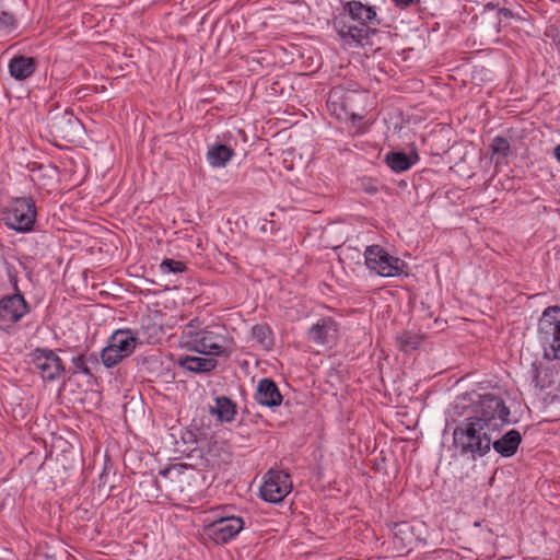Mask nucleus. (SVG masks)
<instances>
[{
    "label": "nucleus",
    "mask_w": 560,
    "mask_h": 560,
    "mask_svg": "<svg viewBox=\"0 0 560 560\" xmlns=\"http://www.w3.org/2000/svg\"><path fill=\"white\" fill-rule=\"evenodd\" d=\"M255 399L259 405L272 408L281 405L282 395L271 378H262L257 384Z\"/></svg>",
    "instance_id": "obj_16"
},
{
    "label": "nucleus",
    "mask_w": 560,
    "mask_h": 560,
    "mask_svg": "<svg viewBox=\"0 0 560 560\" xmlns=\"http://www.w3.org/2000/svg\"><path fill=\"white\" fill-rule=\"evenodd\" d=\"M233 155L234 151L230 147L215 143L209 147L207 160L212 167H224Z\"/></svg>",
    "instance_id": "obj_22"
},
{
    "label": "nucleus",
    "mask_w": 560,
    "mask_h": 560,
    "mask_svg": "<svg viewBox=\"0 0 560 560\" xmlns=\"http://www.w3.org/2000/svg\"><path fill=\"white\" fill-rule=\"evenodd\" d=\"M270 329L266 325H255L252 328V336L262 346L270 345Z\"/></svg>",
    "instance_id": "obj_25"
},
{
    "label": "nucleus",
    "mask_w": 560,
    "mask_h": 560,
    "mask_svg": "<svg viewBox=\"0 0 560 560\" xmlns=\"http://www.w3.org/2000/svg\"><path fill=\"white\" fill-rule=\"evenodd\" d=\"M553 155L556 160L560 163V144L555 148Z\"/></svg>",
    "instance_id": "obj_34"
},
{
    "label": "nucleus",
    "mask_w": 560,
    "mask_h": 560,
    "mask_svg": "<svg viewBox=\"0 0 560 560\" xmlns=\"http://www.w3.org/2000/svg\"><path fill=\"white\" fill-rule=\"evenodd\" d=\"M510 142L504 137H495L491 143V150L495 154H502L506 156L510 152Z\"/></svg>",
    "instance_id": "obj_29"
},
{
    "label": "nucleus",
    "mask_w": 560,
    "mask_h": 560,
    "mask_svg": "<svg viewBox=\"0 0 560 560\" xmlns=\"http://www.w3.org/2000/svg\"><path fill=\"white\" fill-rule=\"evenodd\" d=\"M345 11L348 12L349 16L358 22L361 26L368 27L370 25H378L376 9L373 5L362 3L361 1L351 0L348 1L345 7Z\"/></svg>",
    "instance_id": "obj_14"
},
{
    "label": "nucleus",
    "mask_w": 560,
    "mask_h": 560,
    "mask_svg": "<svg viewBox=\"0 0 560 560\" xmlns=\"http://www.w3.org/2000/svg\"><path fill=\"white\" fill-rule=\"evenodd\" d=\"M28 311V305L21 293L3 296L0 299V329L8 331Z\"/></svg>",
    "instance_id": "obj_12"
},
{
    "label": "nucleus",
    "mask_w": 560,
    "mask_h": 560,
    "mask_svg": "<svg viewBox=\"0 0 560 560\" xmlns=\"http://www.w3.org/2000/svg\"><path fill=\"white\" fill-rule=\"evenodd\" d=\"M139 338L130 329H118L108 338L107 346L101 352L106 368H113L129 357L136 349Z\"/></svg>",
    "instance_id": "obj_5"
},
{
    "label": "nucleus",
    "mask_w": 560,
    "mask_h": 560,
    "mask_svg": "<svg viewBox=\"0 0 560 560\" xmlns=\"http://www.w3.org/2000/svg\"><path fill=\"white\" fill-rule=\"evenodd\" d=\"M338 326L331 317H325L311 326L308 339L316 345H327L337 337Z\"/></svg>",
    "instance_id": "obj_15"
},
{
    "label": "nucleus",
    "mask_w": 560,
    "mask_h": 560,
    "mask_svg": "<svg viewBox=\"0 0 560 560\" xmlns=\"http://www.w3.org/2000/svg\"><path fill=\"white\" fill-rule=\"evenodd\" d=\"M339 36L350 45H361L368 38L369 32L364 26L342 25L337 27Z\"/></svg>",
    "instance_id": "obj_23"
},
{
    "label": "nucleus",
    "mask_w": 560,
    "mask_h": 560,
    "mask_svg": "<svg viewBox=\"0 0 560 560\" xmlns=\"http://www.w3.org/2000/svg\"><path fill=\"white\" fill-rule=\"evenodd\" d=\"M492 433L485 422L468 417L454 429L453 444L459 455L476 460L490 452Z\"/></svg>",
    "instance_id": "obj_2"
},
{
    "label": "nucleus",
    "mask_w": 560,
    "mask_h": 560,
    "mask_svg": "<svg viewBox=\"0 0 560 560\" xmlns=\"http://www.w3.org/2000/svg\"><path fill=\"white\" fill-rule=\"evenodd\" d=\"M71 362H72V368H73V371H72L73 374L82 373L88 376L92 375L91 369L88 365V359L85 358L84 354H79L77 357H73L71 359Z\"/></svg>",
    "instance_id": "obj_28"
},
{
    "label": "nucleus",
    "mask_w": 560,
    "mask_h": 560,
    "mask_svg": "<svg viewBox=\"0 0 560 560\" xmlns=\"http://www.w3.org/2000/svg\"><path fill=\"white\" fill-rule=\"evenodd\" d=\"M539 375H540V369L537 365L533 364L532 369H530V377H532L530 384L535 388L542 389V388H545L546 385L544 382H541Z\"/></svg>",
    "instance_id": "obj_30"
},
{
    "label": "nucleus",
    "mask_w": 560,
    "mask_h": 560,
    "mask_svg": "<svg viewBox=\"0 0 560 560\" xmlns=\"http://www.w3.org/2000/svg\"><path fill=\"white\" fill-rule=\"evenodd\" d=\"M244 520L234 515H220L203 526V534L218 545H223L235 538L244 528Z\"/></svg>",
    "instance_id": "obj_8"
},
{
    "label": "nucleus",
    "mask_w": 560,
    "mask_h": 560,
    "mask_svg": "<svg viewBox=\"0 0 560 560\" xmlns=\"http://www.w3.org/2000/svg\"><path fill=\"white\" fill-rule=\"evenodd\" d=\"M292 490V480L283 470H269L259 489L260 498L270 503H280Z\"/></svg>",
    "instance_id": "obj_11"
},
{
    "label": "nucleus",
    "mask_w": 560,
    "mask_h": 560,
    "mask_svg": "<svg viewBox=\"0 0 560 560\" xmlns=\"http://www.w3.org/2000/svg\"><path fill=\"white\" fill-rule=\"evenodd\" d=\"M209 411L221 423L232 422L236 415V405L229 397L219 396L214 399V405L210 407Z\"/></svg>",
    "instance_id": "obj_21"
},
{
    "label": "nucleus",
    "mask_w": 560,
    "mask_h": 560,
    "mask_svg": "<svg viewBox=\"0 0 560 560\" xmlns=\"http://www.w3.org/2000/svg\"><path fill=\"white\" fill-rule=\"evenodd\" d=\"M498 15L500 19H511L513 18V13L510 9L502 8L498 11Z\"/></svg>",
    "instance_id": "obj_32"
},
{
    "label": "nucleus",
    "mask_w": 560,
    "mask_h": 560,
    "mask_svg": "<svg viewBox=\"0 0 560 560\" xmlns=\"http://www.w3.org/2000/svg\"><path fill=\"white\" fill-rule=\"evenodd\" d=\"M394 541L400 548H410L413 542V534L411 527L407 523H401L395 526Z\"/></svg>",
    "instance_id": "obj_24"
},
{
    "label": "nucleus",
    "mask_w": 560,
    "mask_h": 560,
    "mask_svg": "<svg viewBox=\"0 0 560 560\" xmlns=\"http://www.w3.org/2000/svg\"><path fill=\"white\" fill-rule=\"evenodd\" d=\"M395 5L399 7V8H407L409 7L415 0H392Z\"/></svg>",
    "instance_id": "obj_33"
},
{
    "label": "nucleus",
    "mask_w": 560,
    "mask_h": 560,
    "mask_svg": "<svg viewBox=\"0 0 560 560\" xmlns=\"http://www.w3.org/2000/svg\"><path fill=\"white\" fill-rule=\"evenodd\" d=\"M14 25V19L7 12L0 13V28H10Z\"/></svg>",
    "instance_id": "obj_31"
},
{
    "label": "nucleus",
    "mask_w": 560,
    "mask_h": 560,
    "mask_svg": "<svg viewBox=\"0 0 560 560\" xmlns=\"http://www.w3.org/2000/svg\"><path fill=\"white\" fill-rule=\"evenodd\" d=\"M184 262L166 258L160 264V271L162 273H180L185 270Z\"/></svg>",
    "instance_id": "obj_26"
},
{
    "label": "nucleus",
    "mask_w": 560,
    "mask_h": 560,
    "mask_svg": "<svg viewBox=\"0 0 560 560\" xmlns=\"http://www.w3.org/2000/svg\"><path fill=\"white\" fill-rule=\"evenodd\" d=\"M521 442V433L515 429H511L500 439H492L491 447L502 457H512L516 454Z\"/></svg>",
    "instance_id": "obj_18"
},
{
    "label": "nucleus",
    "mask_w": 560,
    "mask_h": 560,
    "mask_svg": "<svg viewBox=\"0 0 560 560\" xmlns=\"http://www.w3.org/2000/svg\"><path fill=\"white\" fill-rule=\"evenodd\" d=\"M31 362L40 377L54 382L65 374V365L58 354L47 348H36L30 353Z\"/></svg>",
    "instance_id": "obj_10"
},
{
    "label": "nucleus",
    "mask_w": 560,
    "mask_h": 560,
    "mask_svg": "<svg viewBox=\"0 0 560 560\" xmlns=\"http://www.w3.org/2000/svg\"><path fill=\"white\" fill-rule=\"evenodd\" d=\"M5 224L16 232H28L36 220L35 202L32 198H15L3 211Z\"/></svg>",
    "instance_id": "obj_6"
},
{
    "label": "nucleus",
    "mask_w": 560,
    "mask_h": 560,
    "mask_svg": "<svg viewBox=\"0 0 560 560\" xmlns=\"http://www.w3.org/2000/svg\"><path fill=\"white\" fill-rule=\"evenodd\" d=\"M182 349L210 357H228L231 351V340L225 327H201L198 319L186 324L178 337Z\"/></svg>",
    "instance_id": "obj_1"
},
{
    "label": "nucleus",
    "mask_w": 560,
    "mask_h": 560,
    "mask_svg": "<svg viewBox=\"0 0 560 560\" xmlns=\"http://www.w3.org/2000/svg\"><path fill=\"white\" fill-rule=\"evenodd\" d=\"M419 161L417 152L405 153L402 151H390L385 156V162L395 173H402L410 170Z\"/></svg>",
    "instance_id": "obj_20"
},
{
    "label": "nucleus",
    "mask_w": 560,
    "mask_h": 560,
    "mask_svg": "<svg viewBox=\"0 0 560 560\" xmlns=\"http://www.w3.org/2000/svg\"><path fill=\"white\" fill-rule=\"evenodd\" d=\"M83 126L80 120L68 109L56 114L50 118V133L58 139L73 142L81 133Z\"/></svg>",
    "instance_id": "obj_13"
},
{
    "label": "nucleus",
    "mask_w": 560,
    "mask_h": 560,
    "mask_svg": "<svg viewBox=\"0 0 560 560\" xmlns=\"http://www.w3.org/2000/svg\"><path fill=\"white\" fill-rule=\"evenodd\" d=\"M538 340L545 358L560 360V307H547L538 322Z\"/></svg>",
    "instance_id": "obj_3"
},
{
    "label": "nucleus",
    "mask_w": 560,
    "mask_h": 560,
    "mask_svg": "<svg viewBox=\"0 0 560 560\" xmlns=\"http://www.w3.org/2000/svg\"><path fill=\"white\" fill-rule=\"evenodd\" d=\"M177 364L192 373H208L215 369L217 360L208 357L182 354L177 358Z\"/></svg>",
    "instance_id": "obj_19"
},
{
    "label": "nucleus",
    "mask_w": 560,
    "mask_h": 560,
    "mask_svg": "<svg viewBox=\"0 0 560 560\" xmlns=\"http://www.w3.org/2000/svg\"><path fill=\"white\" fill-rule=\"evenodd\" d=\"M510 409L503 399L494 394H485L479 397L476 405V415L470 417L479 422H485L492 432L510 422Z\"/></svg>",
    "instance_id": "obj_4"
},
{
    "label": "nucleus",
    "mask_w": 560,
    "mask_h": 560,
    "mask_svg": "<svg viewBox=\"0 0 560 560\" xmlns=\"http://www.w3.org/2000/svg\"><path fill=\"white\" fill-rule=\"evenodd\" d=\"M365 266L381 277H396L404 272L405 262L390 256L380 245L368 246L364 250Z\"/></svg>",
    "instance_id": "obj_7"
},
{
    "label": "nucleus",
    "mask_w": 560,
    "mask_h": 560,
    "mask_svg": "<svg viewBox=\"0 0 560 560\" xmlns=\"http://www.w3.org/2000/svg\"><path fill=\"white\" fill-rule=\"evenodd\" d=\"M397 341L399 343V348L405 352L409 350H415L419 346L418 337L407 332L397 336Z\"/></svg>",
    "instance_id": "obj_27"
},
{
    "label": "nucleus",
    "mask_w": 560,
    "mask_h": 560,
    "mask_svg": "<svg viewBox=\"0 0 560 560\" xmlns=\"http://www.w3.org/2000/svg\"><path fill=\"white\" fill-rule=\"evenodd\" d=\"M90 360H92L93 362H96V358L95 357H91Z\"/></svg>",
    "instance_id": "obj_35"
},
{
    "label": "nucleus",
    "mask_w": 560,
    "mask_h": 560,
    "mask_svg": "<svg viewBox=\"0 0 560 560\" xmlns=\"http://www.w3.org/2000/svg\"><path fill=\"white\" fill-rule=\"evenodd\" d=\"M366 97L365 93L355 91H348L342 96L335 92L330 94L328 104L334 107V113L339 119L361 120L365 113L363 104Z\"/></svg>",
    "instance_id": "obj_9"
},
{
    "label": "nucleus",
    "mask_w": 560,
    "mask_h": 560,
    "mask_svg": "<svg viewBox=\"0 0 560 560\" xmlns=\"http://www.w3.org/2000/svg\"><path fill=\"white\" fill-rule=\"evenodd\" d=\"M9 72L18 81L31 78L37 68V60L34 57L18 55L10 59Z\"/></svg>",
    "instance_id": "obj_17"
}]
</instances>
